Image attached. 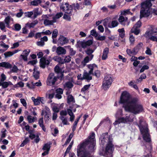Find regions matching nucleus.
Here are the masks:
<instances>
[{
  "label": "nucleus",
  "instance_id": "1",
  "mask_svg": "<svg viewBox=\"0 0 157 157\" xmlns=\"http://www.w3.org/2000/svg\"><path fill=\"white\" fill-rule=\"evenodd\" d=\"M131 95L127 91H123L120 97L119 103L123 104V107L126 111L131 112L135 114L141 112L144 108L141 105L137 104L139 98L137 97L131 98Z\"/></svg>",
  "mask_w": 157,
  "mask_h": 157
},
{
  "label": "nucleus",
  "instance_id": "2",
  "mask_svg": "<svg viewBox=\"0 0 157 157\" xmlns=\"http://www.w3.org/2000/svg\"><path fill=\"white\" fill-rule=\"evenodd\" d=\"M99 140L101 146L103 147L106 144L105 150L102 149L100 150V155L106 157H113L115 147L112 136L109 135L108 132L104 133L101 135Z\"/></svg>",
  "mask_w": 157,
  "mask_h": 157
},
{
  "label": "nucleus",
  "instance_id": "3",
  "mask_svg": "<svg viewBox=\"0 0 157 157\" xmlns=\"http://www.w3.org/2000/svg\"><path fill=\"white\" fill-rule=\"evenodd\" d=\"M94 133L92 132L86 139L82 141L79 144V156L80 157H93L90 151H87V149L88 148L91 152L94 150Z\"/></svg>",
  "mask_w": 157,
  "mask_h": 157
},
{
  "label": "nucleus",
  "instance_id": "4",
  "mask_svg": "<svg viewBox=\"0 0 157 157\" xmlns=\"http://www.w3.org/2000/svg\"><path fill=\"white\" fill-rule=\"evenodd\" d=\"M143 120L140 119L139 123H136V125L139 128L141 134L142 135L143 140L145 142L147 143L152 148V141L151 136L149 133V131L147 125L146 124L143 125L142 123Z\"/></svg>",
  "mask_w": 157,
  "mask_h": 157
},
{
  "label": "nucleus",
  "instance_id": "5",
  "mask_svg": "<svg viewBox=\"0 0 157 157\" xmlns=\"http://www.w3.org/2000/svg\"><path fill=\"white\" fill-rule=\"evenodd\" d=\"M60 7V9L64 12L66 14L70 15L71 14L73 9L75 11L78 10V3H77L76 5L73 4L72 6L68 3L63 2Z\"/></svg>",
  "mask_w": 157,
  "mask_h": 157
},
{
  "label": "nucleus",
  "instance_id": "6",
  "mask_svg": "<svg viewBox=\"0 0 157 157\" xmlns=\"http://www.w3.org/2000/svg\"><path fill=\"white\" fill-rule=\"evenodd\" d=\"M63 78V73H61L60 76L57 77L55 76L53 73H50L47 78V85L49 86H53L55 84V82L57 81L58 79H59L60 81H61Z\"/></svg>",
  "mask_w": 157,
  "mask_h": 157
},
{
  "label": "nucleus",
  "instance_id": "7",
  "mask_svg": "<svg viewBox=\"0 0 157 157\" xmlns=\"http://www.w3.org/2000/svg\"><path fill=\"white\" fill-rule=\"evenodd\" d=\"M37 56H38V58L41 59H40V67L42 68H44L45 67L46 65H48L50 63L49 60H46V58L44 56L43 57V53L41 52H39L37 54Z\"/></svg>",
  "mask_w": 157,
  "mask_h": 157
},
{
  "label": "nucleus",
  "instance_id": "8",
  "mask_svg": "<svg viewBox=\"0 0 157 157\" xmlns=\"http://www.w3.org/2000/svg\"><path fill=\"white\" fill-rule=\"evenodd\" d=\"M133 121V118L130 115L126 114L125 117H122L119 118L115 121V124H120L121 123H126L128 122H132Z\"/></svg>",
  "mask_w": 157,
  "mask_h": 157
},
{
  "label": "nucleus",
  "instance_id": "9",
  "mask_svg": "<svg viewBox=\"0 0 157 157\" xmlns=\"http://www.w3.org/2000/svg\"><path fill=\"white\" fill-rule=\"evenodd\" d=\"M68 40L63 36L60 35L57 40L58 44L59 46H63L68 42Z\"/></svg>",
  "mask_w": 157,
  "mask_h": 157
},
{
  "label": "nucleus",
  "instance_id": "10",
  "mask_svg": "<svg viewBox=\"0 0 157 157\" xmlns=\"http://www.w3.org/2000/svg\"><path fill=\"white\" fill-rule=\"evenodd\" d=\"M92 74H90L89 73V72L87 73L86 72H84L83 74V77L81 78V75L80 74L79 75V79H81L82 80L83 79H86L87 80L88 82L92 80V78L91 76H90V75H92Z\"/></svg>",
  "mask_w": 157,
  "mask_h": 157
},
{
  "label": "nucleus",
  "instance_id": "11",
  "mask_svg": "<svg viewBox=\"0 0 157 157\" xmlns=\"http://www.w3.org/2000/svg\"><path fill=\"white\" fill-rule=\"evenodd\" d=\"M93 43V40H89L86 41H83L82 42L81 44L82 47L85 48L88 46H90Z\"/></svg>",
  "mask_w": 157,
  "mask_h": 157
},
{
  "label": "nucleus",
  "instance_id": "12",
  "mask_svg": "<svg viewBox=\"0 0 157 157\" xmlns=\"http://www.w3.org/2000/svg\"><path fill=\"white\" fill-rule=\"evenodd\" d=\"M56 52L58 55H60L65 54L66 53V51L63 47L59 46L57 48Z\"/></svg>",
  "mask_w": 157,
  "mask_h": 157
},
{
  "label": "nucleus",
  "instance_id": "13",
  "mask_svg": "<svg viewBox=\"0 0 157 157\" xmlns=\"http://www.w3.org/2000/svg\"><path fill=\"white\" fill-rule=\"evenodd\" d=\"M11 85H13V84L10 81L0 82V86H2V89H6Z\"/></svg>",
  "mask_w": 157,
  "mask_h": 157
},
{
  "label": "nucleus",
  "instance_id": "14",
  "mask_svg": "<svg viewBox=\"0 0 157 157\" xmlns=\"http://www.w3.org/2000/svg\"><path fill=\"white\" fill-rule=\"evenodd\" d=\"M0 67H4L6 69H11L12 66L9 63L4 62L0 63Z\"/></svg>",
  "mask_w": 157,
  "mask_h": 157
},
{
  "label": "nucleus",
  "instance_id": "15",
  "mask_svg": "<svg viewBox=\"0 0 157 157\" xmlns=\"http://www.w3.org/2000/svg\"><path fill=\"white\" fill-rule=\"evenodd\" d=\"M109 52V48H105L103 50L101 59L103 60L106 59L108 58V55Z\"/></svg>",
  "mask_w": 157,
  "mask_h": 157
},
{
  "label": "nucleus",
  "instance_id": "16",
  "mask_svg": "<svg viewBox=\"0 0 157 157\" xmlns=\"http://www.w3.org/2000/svg\"><path fill=\"white\" fill-rule=\"evenodd\" d=\"M119 23L117 20H113L111 21V25L109 23L108 25V27L110 28H112L117 26Z\"/></svg>",
  "mask_w": 157,
  "mask_h": 157
},
{
  "label": "nucleus",
  "instance_id": "17",
  "mask_svg": "<svg viewBox=\"0 0 157 157\" xmlns=\"http://www.w3.org/2000/svg\"><path fill=\"white\" fill-rule=\"evenodd\" d=\"M38 124L42 128V130L44 131L45 132L46 130V128L44 124L43 118L42 117L40 118L38 121Z\"/></svg>",
  "mask_w": 157,
  "mask_h": 157
},
{
  "label": "nucleus",
  "instance_id": "18",
  "mask_svg": "<svg viewBox=\"0 0 157 157\" xmlns=\"http://www.w3.org/2000/svg\"><path fill=\"white\" fill-rule=\"evenodd\" d=\"M111 85V83H109L107 82L103 81L102 87L104 90H106L109 88Z\"/></svg>",
  "mask_w": 157,
  "mask_h": 157
},
{
  "label": "nucleus",
  "instance_id": "19",
  "mask_svg": "<svg viewBox=\"0 0 157 157\" xmlns=\"http://www.w3.org/2000/svg\"><path fill=\"white\" fill-rule=\"evenodd\" d=\"M38 23V21L37 20H36L31 23H29V22L25 24V25L26 26L28 27L29 28H33L35 25Z\"/></svg>",
  "mask_w": 157,
  "mask_h": 157
},
{
  "label": "nucleus",
  "instance_id": "20",
  "mask_svg": "<svg viewBox=\"0 0 157 157\" xmlns=\"http://www.w3.org/2000/svg\"><path fill=\"white\" fill-rule=\"evenodd\" d=\"M94 50L90 48H88L85 51L86 53L89 56L90 55V60H91L93 57L94 55L92 54L94 52Z\"/></svg>",
  "mask_w": 157,
  "mask_h": 157
},
{
  "label": "nucleus",
  "instance_id": "21",
  "mask_svg": "<svg viewBox=\"0 0 157 157\" xmlns=\"http://www.w3.org/2000/svg\"><path fill=\"white\" fill-rule=\"evenodd\" d=\"M103 81L107 82L109 83H111V84H112L113 82V79L110 75H108L105 77Z\"/></svg>",
  "mask_w": 157,
  "mask_h": 157
},
{
  "label": "nucleus",
  "instance_id": "22",
  "mask_svg": "<svg viewBox=\"0 0 157 157\" xmlns=\"http://www.w3.org/2000/svg\"><path fill=\"white\" fill-rule=\"evenodd\" d=\"M95 67H97V66L95 64H90L87 65V67L89 69H90V71H89V73L90 74H93V71L94 70V68Z\"/></svg>",
  "mask_w": 157,
  "mask_h": 157
},
{
  "label": "nucleus",
  "instance_id": "23",
  "mask_svg": "<svg viewBox=\"0 0 157 157\" xmlns=\"http://www.w3.org/2000/svg\"><path fill=\"white\" fill-rule=\"evenodd\" d=\"M48 144V143L45 144L42 148L43 150L47 151H49L51 147L50 144Z\"/></svg>",
  "mask_w": 157,
  "mask_h": 157
},
{
  "label": "nucleus",
  "instance_id": "24",
  "mask_svg": "<svg viewBox=\"0 0 157 157\" xmlns=\"http://www.w3.org/2000/svg\"><path fill=\"white\" fill-rule=\"evenodd\" d=\"M32 100L33 101L35 105H39L40 104L39 97L35 99L34 97H33L31 98Z\"/></svg>",
  "mask_w": 157,
  "mask_h": 157
},
{
  "label": "nucleus",
  "instance_id": "25",
  "mask_svg": "<svg viewBox=\"0 0 157 157\" xmlns=\"http://www.w3.org/2000/svg\"><path fill=\"white\" fill-rule=\"evenodd\" d=\"M54 59L61 64L64 63V60L63 59L59 56H57L54 58Z\"/></svg>",
  "mask_w": 157,
  "mask_h": 157
},
{
  "label": "nucleus",
  "instance_id": "26",
  "mask_svg": "<svg viewBox=\"0 0 157 157\" xmlns=\"http://www.w3.org/2000/svg\"><path fill=\"white\" fill-rule=\"evenodd\" d=\"M55 21H51L48 19H45L44 21V24L45 25H52Z\"/></svg>",
  "mask_w": 157,
  "mask_h": 157
},
{
  "label": "nucleus",
  "instance_id": "27",
  "mask_svg": "<svg viewBox=\"0 0 157 157\" xmlns=\"http://www.w3.org/2000/svg\"><path fill=\"white\" fill-rule=\"evenodd\" d=\"M156 33L155 35H157V27L155 28H152L150 31L146 32V34L147 35H149V34H153Z\"/></svg>",
  "mask_w": 157,
  "mask_h": 157
},
{
  "label": "nucleus",
  "instance_id": "28",
  "mask_svg": "<svg viewBox=\"0 0 157 157\" xmlns=\"http://www.w3.org/2000/svg\"><path fill=\"white\" fill-rule=\"evenodd\" d=\"M118 21L121 24L125 26L126 25L124 22L125 19L124 16H120L118 18Z\"/></svg>",
  "mask_w": 157,
  "mask_h": 157
},
{
  "label": "nucleus",
  "instance_id": "29",
  "mask_svg": "<svg viewBox=\"0 0 157 157\" xmlns=\"http://www.w3.org/2000/svg\"><path fill=\"white\" fill-rule=\"evenodd\" d=\"M39 8H35L33 10L34 13V18H35L37 17V16L40 15V14L39 12Z\"/></svg>",
  "mask_w": 157,
  "mask_h": 157
},
{
  "label": "nucleus",
  "instance_id": "30",
  "mask_svg": "<svg viewBox=\"0 0 157 157\" xmlns=\"http://www.w3.org/2000/svg\"><path fill=\"white\" fill-rule=\"evenodd\" d=\"M71 102L73 103H75V101L72 95H70L67 97V102L68 104H70Z\"/></svg>",
  "mask_w": 157,
  "mask_h": 157
},
{
  "label": "nucleus",
  "instance_id": "31",
  "mask_svg": "<svg viewBox=\"0 0 157 157\" xmlns=\"http://www.w3.org/2000/svg\"><path fill=\"white\" fill-rule=\"evenodd\" d=\"M11 17L10 16H7L6 17L5 20L4 21L6 25V27L9 28L10 25Z\"/></svg>",
  "mask_w": 157,
  "mask_h": 157
},
{
  "label": "nucleus",
  "instance_id": "32",
  "mask_svg": "<svg viewBox=\"0 0 157 157\" xmlns=\"http://www.w3.org/2000/svg\"><path fill=\"white\" fill-rule=\"evenodd\" d=\"M41 3V0H34L32 1L31 4L33 6H37L39 4H40Z\"/></svg>",
  "mask_w": 157,
  "mask_h": 157
},
{
  "label": "nucleus",
  "instance_id": "33",
  "mask_svg": "<svg viewBox=\"0 0 157 157\" xmlns=\"http://www.w3.org/2000/svg\"><path fill=\"white\" fill-rule=\"evenodd\" d=\"M90 60V59L89 57L88 56H87L85 57L83 61L82 62V64L83 66H85L86 65V63L89 62V61Z\"/></svg>",
  "mask_w": 157,
  "mask_h": 157
},
{
  "label": "nucleus",
  "instance_id": "34",
  "mask_svg": "<svg viewBox=\"0 0 157 157\" xmlns=\"http://www.w3.org/2000/svg\"><path fill=\"white\" fill-rule=\"evenodd\" d=\"M90 84L84 85L83 87L81 89V92H85L86 91H87L90 88Z\"/></svg>",
  "mask_w": 157,
  "mask_h": 157
},
{
  "label": "nucleus",
  "instance_id": "35",
  "mask_svg": "<svg viewBox=\"0 0 157 157\" xmlns=\"http://www.w3.org/2000/svg\"><path fill=\"white\" fill-rule=\"evenodd\" d=\"M21 29V25L18 24L16 23L14 25V30L16 31H20Z\"/></svg>",
  "mask_w": 157,
  "mask_h": 157
},
{
  "label": "nucleus",
  "instance_id": "36",
  "mask_svg": "<svg viewBox=\"0 0 157 157\" xmlns=\"http://www.w3.org/2000/svg\"><path fill=\"white\" fill-rule=\"evenodd\" d=\"M14 53H13V52L11 51L7 52L4 53V55L6 58L11 56Z\"/></svg>",
  "mask_w": 157,
  "mask_h": 157
},
{
  "label": "nucleus",
  "instance_id": "37",
  "mask_svg": "<svg viewBox=\"0 0 157 157\" xmlns=\"http://www.w3.org/2000/svg\"><path fill=\"white\" fill-rule=\"evenodd\" d=\"M90 34L93 36H94L95 39L98 35L95 29H94L91 31Z\"/></svg>",
  "mask_w": 157,
  "mask_h": 157
},
{
  "label": "nucleus",
  "instance_id": "38",
  "mask_svg": "<svg viewBox=\"0 0 157 157\" xmlns=\"http://www.w3.org/2000/svg\"><path fill=\"white\" fill-rule=\"evenodd\" d=\"M5 24L3 22L0 21V29L4 32H6V30L5 29Z\"/></svg>",
  "mask_w": 157,
  "mask_h": 157
},
{
  "label": "nucleus",
  "instance_id": "39",
  "mask_svg": "<svg viewBox=\"0 0 157 157\" xmlns=\"http://www.w3.org/2000/svg\"><path fill=\"white\" fill-rule=\"evenodd\" d=\"M96 39L97 40L103 41L105 40V37L104 36H100V35L98 34L97 37L96 38Z\"/></svg>",
  "mask_w": 157,
  "mask_h": 157
},
{
  "label": "nucleus",
  "instance_id": "40",
  "mask_svg": "<svg viewBox=\"0 0 157 157\" xmlns=\"http://www.w3.org/2000/svg\"><path fill=\"white\" fill-rule=\"evenodd\" d=\"M140 49V48H138L136 46L134 47L132 49L133 55H136Z\"/></svg>",
  "mask_w": 157,
  "mask_h": 157
},
{
  "label": "nucleus",
  "instance_id": "41",
  "mask_svg": "<svg viewBox=\"0 0 157 157\" xmlns=\"http://www.w3.org/2000/svg\"><path fill=\"white\" fill-rule=\"evenodd\" d=\"M140 49V48H138L136 46L134 47L132 49L133 55H136Z\"/></svg>",
  "mask_w": 157,
  "mask_h": 157
},
{
  "label": "nucleus",
  "instance_id": "42",
  "mask_svg": "<svg viewBox=\"0 0 157 157\" xmlns=\"http://www.w3.org/2000/svg\"><path fill=\"white\" fill-rule=\"evenodd\" d=\"M140 49V48H138L136 46L134 47L132 49L133 55H136Z\"/></svg>",
  "mask_w": 157,
  "mask_h": 157
},
{
  "label": "nucleus",
  "instance_id": "43",
  "mask_svg": "<svg viewBox=\"0 0 157 157\" xmlns=\"http://www.w3.org/2000/svg\"><path fill=\"white\" fill-rule=\"evenodd\" d=\"M140 49V48H138L136 46L134 47L132 49L133 55H136Z\"/></svg>",
  "mask_w": 157,
  "mask_h": 157
},
{
  "label": "nucleus",
  "instance_id": "44",
  "mask_svg": "<svg viewBox=\"0 0 157 157\" xmlns=\"http://www.w3.org/2000/svg\"><path fill=\"white\" fill-rule=\"evenodd\" d=\"M39 72L37 71L36 73L33 72V76L34 78L36 80L39 78Z\"/></svg>",
  "mask_w": 157,
  "mask_h": 157
},
{
  "label": "nucleus",
  "instance_id": "45",
  "mask_svg": "<svg viewBox=\"0 0 157 157\" xmlns=\"http://www.w3.org/2000/svg\"><path fill=\"white\" fill-rule=\"evenodd\" d=\"M65 86L69 88H71L73 87V85L71 82L68 81L65 83Z\"/></svg>",
  "mask_w": 157,
  "mask_h": 157
},
{
  "label": "nucleus",
  "instance_id": "46",
  "mask_svg": "<svg viewBox=\"0 0 157 157\" xmlns=\"http://www.w3.org/2000/svg\"><path fill=\"white\" fill-rule=\"evenodd\" d=\"M149 69V67L148 66L144 65L143 66L140 70V72L142 73L145 70H148Z\"/></svg>",
  "mask_w": 157,
  "mask_h": 157
},
{
  "label": "nucleus",
  "instance_id": "47",
  "mask_svg": "<svg viewBox=\"0 0 157 157\" xmlns=\"http://www.w3.org/2000/svg\"><path fill=\"white\" fill-rule=\"evenodd\" d=\"M78 117L76 118V121H75V122H74V123L73 126V128H72V130L73 131H74L75 130L76 128V126H77V124L78 122Z\"/></svg>",
  "mask_w": 157,
  "mask_h": 157
},
{
  "label": "nucleus",
  "instance_id": "48",
  "mask_svg": "<svg viewBox=\"0 0 157 157\" xmlns=\"http://www.w3.org/2000/svg\"><path fill=\"white\" fill-rule=\"evenodd\" d=\"M60 119L62 120V123L63 124L67 125L69 124V123H68L67 120L66 118H64L63 117H61Z\"/></svg>",
  "mask_w": 157,
  "mask_h": 157
},
{
  "label": "nucleus",
  "instance_id": "49",
  "mask_svg": "<svg viewBox=\"0 0 157 157\" xmlns=\"http://www.w3.org/2000/svg\"><path fill=\"white\" fill-rule=\"evenodd\" d=\"M55 72L57 73H60V74L61 73H62L61 72V69L58 66L56 65L55 67Z\"/></svg>",
  "mask_w": 157,
  "mask_h": 157
},
{
  "label": "nucleus",
  "instance_id": "50",
  "mask_svg": "<svg viewBox=\"0 0 157 157\" xmlns=\"http://www.w3.org/2000/svg\"><path fill=\"white\" fill-rule=\"evenodd\" d=\"M58 34V31L57 29H55L53 32L52 33V38L54 39L56 37Z\"/></svg>",
  "mask_w": 157,
  "mask_h": 157
},
{
  "label": "nucleus",
  "instance_id": "51",
  "mask_svg": "<svg viewBox=\"0 0 157 157\" xmlns=\"http://www.w3.org/2000/svg\"><path fill=\"white\" fill-rule=\"evenodd\" d=\"M92 75L95 76L97 78H99L100 77V71L98 70H96L94 73H93V74Z\"/></svg>",
  "mask_w": 157,
  "mask_h": 157
},
{
  "label": "nucleus",
  "instance_id": "52",
  "mask_svg": "<svg viewBox=\"0 0 157 157\" xmlns=\"http://www.w3.org/2000/svg\"><path fill=\"white\" fill-rule=\"evenodd\" d=\"M142 23L140 20L138 21L135 24L134 27L136 28H139L141 26Z\"/></svg>",
  "mask_w": 157,
  "mask_h": 157
},
{
  "label": "nucleus",
  "instance_id": "53",
  "mask_svg": "<svg viewBox=\"0 0 157 157\" xmlns=\"http://www.w3.org/2000/svg\"><path fill=\"white\" fill-rule=\"evenodd\" d=\"M52 110L54 113H58L59 111V108L56 106H54L52 107Z\"/></svg>",
  "mask_w": 157,
  "mask_h": 157
},
{
  "label": "nucleus",
  "instance_id": "54",
  "mask_svg": "<svg viewBox=\"0 0 157 157\" xmlns=\"http://www.w3.org/2000/svg\"><path fill=\"white\" fill-rule=\"evenodd\" d=\"M32 116L30 115H28L27 119V120L28 121V122L29 123H31L33 122H34L35 121H33V119H32Z\"/></svg>",
  "mask_w": 157,
  "mask_h": 157
},
{
  "label": "nucleus",
  "instance_id": "55",
  "mask_svg": "<svg viewBox=\"0 0 157 157\" xmlns=\"http://www.w3.org/2000/svg\"><path fill=\"white\" fill-rule=\"evenodd\" d=\"M18 70L17 67L15 65H14L12 68L10 70V71L12 72H16Z\"/></svg>",
  "mask_w": 157,
  "mask_h": 157
},
{
  "label": "nucleus",
  "instance_id": "56",
  "mask_svg": "<svg viewBox=\"0 0 157 157\" xmlns=\"http://www.w3.org/2000/svg\"><path fill=\"white\" fill-rule=\"evenodd\" d=\"M56 93L60 94H63V90L61 88H58L56 90Z\"/></svg>",
  "mask_w": 157,
  "mask_h": 157
},
{
  "label": "nucleus",
  "instance_id": "57",
  "mask_svg": "<svg viewBox=\"0 0 157 157\" xmlns=\"http://www.w3.org/2000/svg\"><path fill=\"white\" fill-rule=\"evenodd\" d=\"M64 63L69 62L71 60V57L70 56H66L64 59Z\"/></svg>",
  "mask_w": 157,
  "mask_h": 157
},
{
  "label": "nucleus",
  "instance_id": "58",
  "mask_svg": "<svg viewBox=\"0 0 157 157\" xmlns=\"http://www.w3.org/2000/svg\"><path fill=\"white\" fill-rule=\"evenodd\" d=\"M45 109L46 110H45L44 112L45 113V115H49L51 114V111L49 108L46 106Z\"/></svg>",
  "mask_w": 157,
  "mask_h": 157
},
{
  "label": "nucleus",
  "instance_id": "59",
  "mask_svg": "<svg viewBox=\"0 0 157 157\" xmlns=\"http://www.w3.org/2000/svg\"><path fill=\"white\" fill-rule=\"evenodd\" d=\"M1 79L0 82H3L6 79V77L3 73L1 75Z\"/></svg>",
  "mask_w": 157,
  "mask_h": 157
},
{
  "label": "nucleus",
  "instance_id": "60",
  "mask_svg": "<svg viewBox=\"0 0 157 157\" xmlns=\"http://www.w3.org/2000/svg\"><path fill=\"white\" fill-rule=\"evenodd\" d=\"M63 15V13L62 12H59L57 13L55 16V17L56 19H59Z\"/></svg>",
  "mask_w": 157,
  "mask_h": 157
},
{
  "label": "nucleus",
  "instance_id": "61",
  "mask_svg": "<svg viewBox=\"0 0 157 157\" xmlns=\"http://www.w3.org/2000/svg\"><path fill=\"white\" fill-rule=\"evenodd\" d=\"M42 34L45 35H49L51 34L52 32L49 30H48L45 32H41Z\"/></svg>",
  "mask_w": 157,
  "mask_h": 157
},
{
  "label": "nucleus",
  "instance_id": "62",
  "mask_svg": "<svg viewBox=\"0 0 157 157\" xmlns=\"http://www.w3.org/2000/svg\"><path fill=\"white\" fill-rule=\"evenodd\" d=\"M30 51L29 49L28 50H25L23 52V55H25L28 56L29 53H30Z\"/></svg>",
  "mask_w": 157,
  "mask_h": 157
},
{
  "label": "nucleus",
  "instance_id": "63",
  "mask_svg": "<svg viewBox=\"0 0 157 157\" xmlns=\"http://www.w3.org/2000/svg\"><path fill=\"white\" fill-rule=\"evenodd\" d=\"M60 114L62 117L66 116L67 114V112L66 110H62L60 112Z\"/></svg>",
  "mask_w": 157,
  "mask_h": 157
},
{
  "label": "nucleus",
  "instance_id": "64",
  "mask_svg": "<svg viewBox=\"0 0 157 157\" xmlns=\"http://www.w3.org/2000/svg\"><path fill=\"white\" fill-rule=\"evenodd\" d=\"M37 62V60L36 59L33 60L29 61L28 62L29 64H31L32 65H34L36 64Z\"/></svg>",
  "mask_w": 157,
  "mask_h": 157
}]
</instances>
